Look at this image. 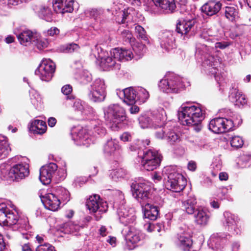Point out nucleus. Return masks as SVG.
Returning a JSON list of instances; mask_svg holds the SVG:
<instances>
[{"mask_svg":"<svg viewBox=\"0 0 251 251\" xmlns=\"http://www.w3.org/2000/svg\"><path fill=\"white\" fill-rule=\"evenodd\" d=\"M103 111L105 120L116 127H120L119 125L126 119L125 110L119 104H110Z\"/></svg>","mask_w":251,"mask_h":251,"instance_id":"6e6552de","label":"nucleus"},{"mask_svg":"<svg viewBox=\"0 0 251 251\" xmlns=\"http://www.w3.org/2000/svg\"><path fill=\"white\" fill-rule=\"evenodd\" d=\"M55 65L50 59H44L35 71V75L43 81H50L55 71Z\"/></svg>","mask_w":251,"mask_h":251,"instance_id":"ddd939ff","label":"nucleus"},{"mask_svg":"<svg viewBox=\"0 0 251 251\" xmlns=\"http://www.w3.org/2000/svg\"><path fill=\"white\" fill-rule=\"evenodd\" d=\"M235 124L231 119L218 118L210 122L209 128L215 133H222L232 129Z\"/></svg>","mask_w":251,"mask_h":251,"instance_id":"4468645a","label":"nucleus"},{"mask_svg":"<svg viewBox=\"0 0 251 251\" xmlns=\"http://www.w3.org/2000/svg\"><path fill=\"white\" fill-rule=\"evenodd\" d=\"M8 208L4 204H0V222H3V219L5 217V215Z\"/></svg>","mask_w":251,"mask_h":251,"instance_id":"4d7b16f0","label":"nucleus"},{"mask_svg":"<svg viewBox=\"0 0 251 251\" xmlns=\"http://www.w3.org/2000/svg\"><path fill=\"white\" fill-rule=\"evenodd\" d=\"M41 200L45 208L51 211L57 210L60 204V200L52 193L46 194Z\"/></svg>","mask_w":251,"mask_h":251,"instance_id":"4be33fe9","label":"nucleus"},{"mask_svg":"<svg viewBox=\"0 0 251 251\" xmlns=\"http://www.w3.org/2000/svg\"><path fill=\"white\" fill-rule=\"evenodd\" d=\"M29 130L34 134H42L47 130L46 123L42 120H35L31 123Z\"/></svg>","mask_w":251,"mask_h":251,"instance_id":"c756f323","label":"nucleus"},{"mask_svg":"<svg viewBox=\"0 0 251 251\" xmlns=\"http://www.w3.org/2000/svg\"><path fill=\"white\" fill-rule=\"evenodd\" d=\"M59 29L55 27H51L50 29H49L48 30V34L50 35V36H53L54 35H57L59 33Z\"/></svg>","mask_w":251,"mask_h":251,"instance_id":"0e129e2a","label":"nucleus"},{"mask_svg":"<svg viewBox=\"0 0 251 251\" xmlns=\"http://www.w3.org/2000/svg\"><path fill=\"white\" fill-rule=\"evenodd\" d=\"M135 30L139 37L145 41L147 40L146 32L143 27L139 25H137L135 26Z\"/></svg>","mask_w":251,"mask_h":251,"instance_id":"5fc2aeb1","label":"nucleus"},{"mask_svg":"<svg viewBox=\"0 0 251 251\" xmlns=\"http://www.w3.org/2000/svg\"><path fill=\"white\" fill-rule=\"evenodd\" d=\"M10 151L7 137L0 135V159L5 158Z\"/></svg>","mask_w":251,"mask_h":251,"instance_id":"473e14b6","label":"nucleus"},{"mask_svg":"<svg viewBox=\"0 0 251 251\" xmlns=\"http://www.w3.org/2000/svg\"><path fill=\"white\" fill-rule=\"evenodd\" d=\"M102 11L100 9H92L88 10L86 12L87 16L91 18H93L95 19H97L98 17L102 14Z\"/></svg>","mask_w":251,"mask_h":251,"instance_id":"603ef678","label":"nucleus"},{"mask_svg":"<svg viewBox=\"0 0 251 251\" xmlns=\"http://www.w3.org/2000/svg\"><path fill=\"white\" fill-rule=\"evenodd\" d=\"M132 50L139 57L142 56L146 51V48L145 45L138 43L133 47Z\"/></svg>","mask_w":251,"mask_h":251,"instance_id":"09e8293b","label":"nucleus"},{"mask_svg":"<svg viewBox=\"0 0 251 251\" xmlns=\"http://www.w3.org/2000/svg\"><path fill=\"white\" fill-rule=\"evenodd\" d=\"M243 143L242 139L238 136L233 137L230 141L231 146L236 148L242 147Z\"/></svg>","mask_w":251,"mask_h":251,"instance_id":"3c124183","label":"nucleus"},{"mask_svg":"<svg viewBox=\"0 0 251 251\" xmlns=\"http://www.w3.org/2000/svg\"><path fill=\"white\" fill-rule=\"evenodd\" d=\"M139 122L142 128H156V124L152 123L151 118L146 116H141L139 119Z\"/></svg>","mask_w":251,"mask_h":251,"instance_id":"4c0bfd02","label":"nucleus"},{"mask_svg":"<svg viewBox=\"0 0 251 251\" xmlns=\"http://www.w3.org/2000/svg\"><path fill=\"white\" fill-rule=\"evenodd\" d=\"M74 107L75 110L82 111L84 110V106L82 102L80 100H76L74 103Z\"/></svg>","mask_w":251,"mask_h":251,"instance_id":"052dcab7","label":"nucleus"},{"mask_svg":"<svg viewBox=\"0 0 251 251\" xmlns=\"http://www.w3.org/2000/svg\"><path fill=\"white\" fill-rule=\"evenodd\" d=\"M235 105L239 107L244 106L247 103V100L246 96L241 92H236L234 94Z\"/></svg>","mask_w":251,"mask_h":251,"instance_id":"79ce46f5","label":"nucleus"},{"mask_svg":"<svg viewBox=\"0 0 251 251\" xmlns=\"http://www.w3.org/2000/svg\"><path fill=\"white\" fill-rule=\"evenodd\" d=\"M180 247L184 251L189 250L192 245V240L188 237L183 235H180L178 238Z\"/></svg>","mask_w":251,"mask_h":251,"instance_id":"a19ab883","label":"nucleus"},{"mask_svg":"<svg viewBox=\"0 0 251 251\" xmlns=\"http://www.w3.org/2000/svg\"><path fill=\"white\" fill-rule=\"evenodd\" d=\"M73 137L77 145L88 147L93 142V140L90 137L86 129H81L77 133L74 134Z\"/></svg>","mask_w":251,"mask_h":251,"instance_id":"393cba45","label":"nucleus"},{"mask_svg":"<svg viewBox=\"0 0 251 251\" xmlns=\"http://www.w3.org/2000/svg\"><path fill=\"white\" fill-rule=\"evenodd\" d=\"M86 205L91 213H98V216L96 215L97 221L100 219V215L105 212L108 209L107 202L100 200L98 195L90 196L87 200Z\"/></svg>","mask_w":251,"mask_h":251,"instance_id":"f8f14e48","label":"nucleus"},{"mask_svg":"<svg viewBox=\"0 0 251 251\" xmlns=\"http://www.w3.org/2000/svg\"><path fill=\"white\" fill-rule=\"evenodd\" d=\"M197 201L194 197H189L188 199L182 201V209L188 214H193L198 209L196 208Z\"/></svg>","mask_w":251,"mask_h":251,"instance_id":"c85d7f7f","label":"nucleus"},{"mask_svg":"<svg viewBox=\"0 0 251 251\" xmlns=\"http://www.w3.org/2000/svg\"><path fill=\"white\" fill-rule=\"evenodd\" d=\"M78 49V46L76 44H71L66 46L64 51L67 53H71Z\"/></svg>","mask_w":251,"mask_h":251,"instance_id":"13d9d810","label":"nucleus"},{"mask_svg":"<svg viewBox=\"0 0 251 251\" xmlns=\"http://www.w3.org/2000/svg\"><path fill=\"white\" fill-rule=\"evenodd\" d=\"M195 222L199 225L205 226L208 222L209 217L203 210L197 209L194 216Z\"/></svg>","mask_w":251,"mask_h":251,"instance_id":"2f4dec72","label":"nucleus"},{"mask_svg":"<svg viewBox=\"0 0 251 251\" xmlns=\"http://www.w3.org/2000/svg\"><path fill=\"white\" fill-rule=\"evenodd\" d=\"M140 160L144 169L148 171H151L156 169L159 166L161 158H157L152 160L150 159Z\"/></svg>","mask_w":251,"mask_h":251,"instance_id":"72a5a7b5","label":"nucleus"},{"mask_svg":"<svg viewBox=\"0 0 251 251\" xmlns=\"http://www.w3.org/2000/svg\"><path fill=\"white\" fill-rule=\"evenodd\" d=\"M151 5V10L154 13L159 9L166 13H173L176 7L175 0H152V4Z\"/></svg>","mask_w":251,"mask_h":251,"instance_id":"dca6fc26","label":"nucleus"},{"mask_svg":"<svg viewBox=\"0 0 251 251\" xmlns=\"http://www.w3.org/2000/svg\"><path fill=\"white\" fill-rule=\"evenodd\" d=\"M222 4L219 1L210 0L205 3L201 7V11L208 16H213L217 14L221 9Z\"/></svg>","mask_w":251,"mask_h":251,"instance_id":"bb28decb","label":"nucleus"},{"mask_svg":"<svg viewBox=\"0 0 251 251\" xmlns=\"http://www.w3.org/2000/svg\"><path fill=\"white\" fill-rule=\"evenodd\" d=\"M22 251H33L31 245L29 243H25L22 245Z\"/></svg>","mask_w":251,"mask_h":251,"instance_id":"774afa93","label":"nucleus"},{"mask_svg":"<svg viewBox=\"0 0 251 251\" xmlns=\"http://www.w3.org/2000/svg\"><path fill=\"white\" fill-rule=\"evenodd\" d=\"M167 179L165 181V187L174 192H180L185 187L186 181L183 176L175 171L174 167H167L165 169Z\"/></svg>","mask_w":251,"mask_h":251,"instance_id":"0eeeda50","label":"nucleus"},{"mask_svg":"<svg viewBox=\"0 0 251 251\" xmlns=\"http://www.w3.org/2000/svg\"><path fill=\"white\" fill-rule=\"evenodd\" d=\"M158 85L162 92L167 93H177L185 87L184 79L173 73L166 74Z\"/></svg>","mask_w":251,"mask_h":251,"instance_id":"423d86ee","label":"nucleus"},{"mask_svg":"<svg viewBox=\"0 0 251 251\" xmlns=\"http://www.w3.org/2000/svg\"><path fill=\"white\" fill-rule=\"evenodd\" d=\"M129 2L133 5H140V0H114L113 4L111 8L112 15L115 17V20L119 24L128 22L131 17V9L124 7V2Z\"/></svg>","mask_w":251,"mask_h":251,"instance_id":"39448f33","label":"nucleus"},{"mask_svg":"<svg viewBox=\"0 0 251 251\" xmlns=\"http://www.w3.org/2000/svg\"><path fill=\"white\" fill-rule=\"evenodd\" d=\"M20 44L25 46L33 44L39 50L42 49L46 44L42 43L39 38V35L29 30H23L19 33H15Z\"/></svg>","mask_w":251,"mask_h":251,"instance_id":"9b49d317","label":"nucleus"},{"mask_svg":"<svg viewBox=\"0 0 251 251\" xmlns=\"http://www.w3.org/2000/svg\"><path fill=\"white\" fill-rule=\"evenodd\" d=\"M150 143V141L148 139H146L145 141H137V142L135 144H132L129 147V149L131 151H135L137 149L140 150L142 147L140 146L141 145H143L144 147L146 145H149Z\"/></svg>","mask_w":251,"mask_h":251,"instance_id":"de8ad7c7","label":"nucleus"},{"mask_svg":"<svg viewBox=\"0 0 251 251\" xmlns=\"http://www.w3.org/2000/svg\"><path fill=\"white\" fill-rule=\"evenodd\" d=\"M35 251H55L54 248L49 243L39 245L35 249Z\"/></svg>","mask_w":251,"mask_h":251,"instance_id":"6e6d98bb","label":"nucleus"},{"mask_svg":"<svg viewBox=\"0 0 251 251\" xmlns=\"http://www.w3.org/2000/svg\"><path fill=\"white\" fill-rule=\"evenodd\" d=\"M187 168L190 171H195L197 168L196 163L194 161H189L188 163Z\"/></svg>","mask_w":251,"mask_h":251,"instance_id":"69168bd1","label":"nucleus"},{"mask_svg":"<svg viewBox=\"0 0 251 251\" xmlns=\"http://www.w3.org/2000/svg\"><path fill=\"white\" fill-rule=\"evenodd\" d=\"M99 58H100V65L104 70L109 69L115 66L116 68H118L119 67V65L116 63V61H118L117 59L114 58L111 54L110 56L106 57L99 56Z\"/></svg>","mask_w":251,"mask_h":251,"instance_id":"7c9ffc66","label":"nucleus"},{"mask_svg":"<svg viewBox=\"0 0 251 251\" xmlns=\"http://www.w3.org/2000/svg\"><path fill=\"white\" fill-rule=\"evenodd\" d=\"M106 86L104 80L95 79L89 89L88 96L93 102H101L104 100L106 95Z\"/></svg>","mask_w":251,"mask_h":251,"instance_id":"9d476101","label":"nucleus"},{"mask_svg":"<svg viewBox=\"0 0 251 251\" xmlns=\"http://www.w3.org/2000/svg\"><path fill=\"white\" fill-rule=\"evenodd\" d=\"M178 118L183 125L193 126L194 130L197 132L201 130L204 116L200 106H182L178 111Z\"/></svg>","mask_w":251,"mask_h":251,"instance_id":"f03ea898","label":"nucleus"},{"mask_svg":"<svg viewBox=\"0 0 251 251\" xmlns=\"http://www.w3.org/2000/svg\"><path fill=\"white\" fill-rule=\"evenodd\" d=\"M112 56L118 61H128L133 58V53L130 49H113L110 51Z\"/></svg>","mask_w":251,"mask_h":251,"instance_id":"b1692460","label":"nucleus"},{"mask_svg":"<svg viewBox=\"0 0 251 251\" xmlns=\"http://www.w3.org/2000/svg\"><path fill=\"white\" fill-rule=\"evenodd\" d=\"M126 175V171L122 169H117L112 171L110 176L114 181H117L119 178H123Z\"/></svg>","mask_w":251,"mask_h":251,"instance_id":"37998d69","label":"nucleus"},{"mask_svg":"<svg viewBox=\"0 0 251 251\" xmlns=\"http://www.w3.org/2000/svg\"><path fill=\"white\" fill-rule=\"evenodd\" d=\"M56 193L59 196V199L62 201H68L69 192L65 188L59 187L56 190Z\"/></svg>","mask_w":251,"mask_h":251,"instance_id":"49530a36","label":"nucleus"},{"mask_svg":"<svg viewBox=\"0 0 251 251\" xmlns=\"http://www.w3.org/2000/svg\"><path fill=\"white\" fill-rule=\"evenodd\" d=\"M121 35L122 37L125 39L126 41L131 42L132 35L129 30H123L121 33Z\"/></svg>","mask_w":251,"mask_h":251,"instance_id":"bf43d9fd","label":"nucleus"},{"mask_svg":"<svg viewBox=\"0 0 251 251\" xmlns=\"http://www.w3.org/2000/svg\"><path fill=\"white\" fill-rule=\"evenodd\" d=\"M3 223L8 226H13L14 230H19L20 231H27L30 228L26 218L19 219L18 213L16 210L8 209Z\"/></svg>","mask_w":251,"mask_h":251,"instance_id":"1a4fd4ad","label":"nucleus"},{"mask_svg":"<svg viewBox=\"0 0 251 251\" xmlns=\"http://www.w3.org/2000/svg\"><path fill=\"white\" fill-rule=\"evenodd\" d=\"M152 178L155 182H157L161 180L162 177L159 173L154 172L152 175Z\"/></svg>","mask_w":251,"mask_h":251,"instance_id":"338daca9","label":"nucleus"},{"mask_svg":"<svg viewBox=\"0 0 251 251\" xmlns=\"http://www.w3.org/2000/svg\"><path fill=\"white\" fill-rule=\"evenodd\" d=\"M117 213L120 222L124 225L132 224L136 220L134 211L132 208L121 206L118 209Z\"/></svg>","mask_w":251,"mask_h":251,"instance_id":"aec40b11","label":"nucleus"},{"mask_svg":"<svg viewBox=\"0 0 251 251\" xmlns=\"http://www.w3.org/2000/svg\"><path fill=\"white\" fill-rule=\"evenodd\" d=\"M95 124H93L94 132L100 136L104 135L106 133V129L102 126L101 122L100 121H95Z\"/></svg>","mask_w":251,"mask_h":251,"instance_id":"a18cd8bd","label":"nucleus"},{"mask_svg":"<svg viewBox=\"0 0 251 251\" xmlns=\"http://www.w3.org/2000/svg\"><path fill=\"white\" fill-rule=\"evenodd\" d=\"M133 196L140 203L144 209L145 218L155 220L158 215V210L156 206L151 204V195L149 182L143 180L133 183L131 185Z\"/></svg>","mask_w":251,"mask_h":251,"instance_id":"f257e3e1","label":"nucleus"},{"mask_svg":"<svg viewBox=\"0 0 251 251\" xmlns=\"http://www.w3.org/2000/svg\"><path fill=\"white\" fill-rule=\"evenodd\" d=\"M61 91L63 94L68 95L72 92V87L70 85H65L62 88Z\"/></svg>","mask_w":251,"mask_h":251,"instance_id":"e2e57ef3","label":"nucleus"},{"mask_svg":"<svg viewBox=\"0 0 251 251\" xmlns=\"http://www.w3.org/2000/svg\"><path fill=\"white\" fill-rule=\"evenodd\" d=\"M132 138L131 135L127 132L123 133L120 136V139L123 142H129L130 141Z\"/></svg>","mask_w":251,"mask_h":251,"instance_id":"680f3d73","label":"nucleus"},{"mask_svg":"<svg viewBox=\"0 0 251 251\" xmlns=\"http://www.w3.org/2000/svg\"><path fill=\"white\" fill-rule=\"evenodd\" d=\"M238 12L234 6H226L225 8V14L226 18L231 22H233L238 18Z\"/></svg>","mask_w":251,"mask_h":251,"instance_id":"c9c22d12","label":"nucleus"},{"mask_svg":"<svg viewBox=\"0 0 251 251\" xmlns=\"http://www.w3.org/2000/svg\"><path fill=\"white\" fill-rule=\"evenodd\" d=\"M38 16L46 21L50 22L52 20V12L50 8L45 6H41L37 10Z\"/></svg>","mask_w":251,"mask_h":251,"instance_id":"f704fd0d","label":"nucleus"},{"mask_svg":"<svg viewBox=\"0 0 251 251\" xmlns=\"http://www.w3.org/2000/svg\"><path fill=\"white\" fill-rule=\"evenodd\" d=\"M147 230L149 232H159L161 229V225L160 224L149 223L146 226Z\"/></svg>","mask_w":251,"mask_h":251,"instance_id":"8fccbe9b","label":"nucleus"},{"mask_svg":"<svg viewBox=\"0 0 251 251\" xmlns=\"http://www.w3.org/2000/svg\"><path fill=\"white\" fill-rule=\"evenodd\" d=\"M57 169V166L53 163L42 167L40 170L39 176L41 182L44 185L50 184Z\"/></svg>","mask_w":251,"mask_h":251,"instance_id":"a211bd4d","label":"nucleus"},{"mask_svg":"<svg viewBox=\"0 0 251 251\" xmlns=\"http://www.w3.org/2000/svg\"><path fill=\"white\" fill-rule=\"evenodd\" d=\"M195 23L194 19L179 21L176 25V30L181 35H187L194 29Z\"/></svg>","mask_w":251,"mask_h":251,"instance_id":"a878e982","label":"nucleus"},{"mask_svg":"<svg viewBox=\"0 0 251 251\" xmlns=\"http://www.w3.org/2000/svg\"><path fill=\"white\" fill-rule=\"evenodd\" d=\"M74 3L73 0H53L52 7L56 13H70L74 10Z\"/></svg>","mask_w":251,"mask_h":251,"instance_id":"412c9836","label":"nucleus"},{"mask_svg":"<svg viewBox=\"0 0 251 251\" xmlns=\"http://www.w3.org/2000/svg\"><path fill=\"white\" fill-rule=\"evenodd\" d=\"M166 140L170 144H173L180 141L179 135L173 130L168 128V130L166 135Z\"/></svg>","mask_w":251,"mask_h":251,"instance_id":"ea45409f","label":"nucleus"},{"mask_svg":"<svg viewBox=\"0 0 251 251\" xmlns=\"http://www.w3.org/2000/svg\"><path fill=\"white\" fill-rule=\"evenodd\" d=\"M224 215L228 230L233 231L235 234H240L241 232V225L239 218L237 216L227 211L224 213Z\"/></svg>","mask_w":251,"mask_h":251,"instance_id":"6ab92c4d","label":"nucleus"},{"mask_svg":"<svg viewBox=\"0 0 251 251\" xmlns=\"http://www.w3.org/2000/svg\"><path fill=\"white\" fill-rule=\"evenodd\" d=\"M123 234L126 241L127 249L129 250L134 249L135 245L142 238V234L140 230L133 226L125 228L123 230Z\"/></svg>","mask_w":251,"mask_h":251,"instance_id":"2eb2a0df","label":"nucleus"},{"mask_svg":"<svg viewBox=\"0 0 251 251\" xmlns=\"http://www.w3.org/2000/svg\"><path fill=\"white\" fill-rule=\"evenodd\" d=\"M213 49L205 45H198L196 47L195 56L199 62L202 63V65L205 67H211L214 71H210L215 75L216 81L220 86L223 85V80H221L220 76L216 72V67L219 64L217 58L212 54Z\"/></svg>","mask_w":251,"mask_h":251,"instance_id":"7ed1b4c3","label":"nucleus"},{"mask_svg":"<svg viewBox=\"0 0 251 251\" xmlns=\"http://www.w3.org/2000/svg\"><path fill=\"white\" fill-rule=\"evenodd\" d=\"M29 173V167L26 163H18L10 168L1 165L0 167V181L3 179L18 181L27 176Z\"/></svg>","mask_w":251,"mask_h":251,"instance_id":"20e7f679","label":"nucleus"},{"mask_svg":"<svg viewBox=\"0 0 251 251\" xmlns=\"http://www.w3.org/2000/svg\"><path fill=\"white\" fill-rule=\"evenodd\" d=\"M157 158H161L162 157L157 151L150 149L143 152V156L139 158L140 160H154Z\"/></svg>","mask_w":251,"mask_h":251,"instance_id":"58836bf2","label":"nucleus"},{"mask_svg":"<svg viewBox=\"0 0 251 251\" xmlns=\"http://www.w3.org/2000/svg\"><path fill=\"white\" fill-rule=\"evenodd\" d=\"M121 149V146L117 140L110 139L107 140L103 146V151L105 154L112 155L119 151Z\"/></svg>","mask_w":251,"mask_h":251,"instance_id":"cd10ccee","label":"nucleus"},{"mask_svg":"<svg viewBox=\"0 0 251 251\" xmlns=\"http://www.w3.org/2000/svg\"><path fill=\"white\" fill-rule=\"evenodd\" d=\"M161 48L166 51H169L176 47L175 38L174 32L166 30L162 32L159 37Z\"/></svg>","mask_w":251,"mask_h":251,"instance_id":"f3484780","label":"nucleus"},{"mask_svg":"<svg viewBox=\"0 0 251 251\" xmlns=\"http://www.w3.org/2000/svg\"><path fill=\"white\" fill-rule=\"evenodd\" d=\"M117 93L121 99H123L124 102L128 105H132L136 101L135 89L132 87L126 88Z\"/></svg>","mask_w":251,"mask_h":251,"instance_id":"5701e85b","label":"nucleus"},{"mask_svg":"<svg viewBox=\"0 0 251 251\" xmlns=\"http://www.w3.org/2000/svg\"><path fill=\"white\" fill-rule=\"evenodd\" d=\"M167 130L168 126H163L162 129H160L155 132V137L158 139L166 140V135Z\"/></svg>","mask_w":251,"mask_h":251,"instance_id":"864d4df0","label":"nucleus"},{"mask_svg":"<svg viewBox=\"0 0 251 251\" xmlns=\"http://www.w3.org/2000/svg\"><path fill=\"white\" fill-rule=\"evenodd\" d=\"M151 119L152 123L156 124V128L157 127H162L166 120V117L160 113H158L155 116H152Z\"/></svg>","mask_w":251,"mask_h":251,"instance_id":"c03bdc74","label":"nucleus"},{"mask_svg":"<svg viewBox=\"0 0 251 251\" xmlns=\"http://www.w3.org/2000/svg\"><path fill=\"white\" fill-rule=\"evenodd\" d=\"M137 97L136 101L140 102H145L149 98V92L144 88L138 87L135 89Z\"/></svg>","mask_w":251,"mask_h":251,"instance_id":"e433bc0d","label":"nucleus"}]
</instances>
